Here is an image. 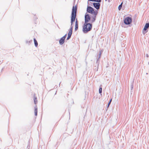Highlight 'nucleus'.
<instances>
[{
    "label": "nucleus",
    "mask_w": 149,
    "mask_h": 149,
    "mask_svg": "<svg viewBox=\"0 0 149 149\" xmlns=\"http://www.w3.org/2000/svg\"><path fill=\"white\" fill-rule=\"evenodd\" d=\"M93 5L95 8L97 9H98L100 8V4L99 3H93Z\"/></svg>",
    "instance_id": "423d86ee"
},
{
    "label": "nucleus",
    "mask_w": 149,
    "mask_h": 149,
    "mask_svg": "<svg viewBox=\"0 0 149 149\" xmlns=\"http://www.w3.org/2000/svg\"><path fill=\"white\" fill-rule=\"evenodd\" d=\"M72 33L69 32L68 34V37L67 39V40H68L71 38Z\"/></svg>",
    "instance_id": "9d476101"
},
{
    "label": "nucleus",
    "mask_w": 149,
    "mask_h": 149,
    "mask_svg": "<svg viewBox=\"0 0 149 149\" xmlns=\"http://www.w3.org/2000/svg\"><path fill=\"white\" fill-rule=\"evenodd\" d=\"M77 10V6H73L71 19V26H72L73 22L75 21L76 15Z\"/></svg>",
    "instance_id": "f03ea898"
},
{
    "label": "nucleus",
    "mask_w": 149,
    "mask_h": 149,
    "mask_svg": "<svg viewBox=\"0 0 149 149\" xmlns=\"http://www.w3.org/2000/svg\"><path fill=\"white\" fill-rule=\"evenodd\" d=\"M146 56L148 58V54H146Z\"/></svg>",
    "instance_id": "4be33fe9"
},
{
    "label": "nucleus",
    "mask_w": 149,
    "mask_h": 149,
    "mask_svg": "<svg viewBox=\"0 0 149 149\" xmlns=\"http://www.w3.org/2000/svg\"><path fill=\"white\" fill-rule=\"evenodd\" d=\"M72 26H71V28L70 29L69 31V32L72 33Z\"/></svg>",
    "instance_id": "f3484780"
},
{
    "label": "nucleus",
    "mask_w": 149,
    "mask_h": 149,
    "mask_svg": "<svg viewBox=\"0 0 149 149\" xmlns=\"http://www.w3.org/2000/svg\"><path fill=\"white\" fill-rule=\"evenodd\" d=\"M92 28V24H91L86 23L85 24L84 23L83 26V31L84 33H86L88 31L91 30Z\"/></svg>",
    "instance_id": "7ed1b4c3"
},
{
    "label": "nucleus",
    "mask_w": 149,
    "mask_h": 149,
    "mask_svg": "<svg viewBox=\"0 0 149 149\" xmlns=\"http://www.w3.org/2000/svg\"><path fill=\"white\" fill-rule=\"evenodd\" d=\"M91 17H90L89 15L88 14H86L85 15V24L86 23H88L89 21H91V22L92 23L91 21Z\"/></svg>",
    "instance_id": "39448f33"
},
{
    "label": "nucleus",
    "mask_w": 149,
    "mask_h": 149,
    "mask_svg": "<svg viewBox=\"0 0 149 149\" xmlns=\"http://www.w3.org/2000/svg\"><path fill=\"white\" fill-rule=\"evenodd\" d=\"M34 103L35 104H36L37 102V98L35 96L34 97Z\"/></svg>",
    "instance_id": "ddd939ff"
},
{
    "label": "nucleus",
    "mask_w": 149,
    "mask_h": 149,
    "mask_svg": "<svg viewBox=\"0 0 149 149\" xmlns=\"http://www.w3.org/2000/svg\"><path fill=\"white\" fill-rule=\"evenodd\" d=\"M132 22V19L130 17H126L124 20V23L127 25L130 24Z\"/></svg>",
    "instance_id": "20e7f679"
},
{
    "label": "nucleus",
    "mask_w": 149,
    "mask_h": 149,
    "mask_svg": "<svg viewBox=\"0 0 149 149\" xmlns=\"http://www.w3.org/2000/svg\"><path fill=\"white\" fill-rule=\"evenodd\" d=\"M143 34H145V33H144L143 32Z\"/></svg>",
    "instance_id": "5701e85b"
},
{
    "label": "nucleus",
    "mask_w": 149,
    "mask_h": 149,
    "mask_svg": "<svg viewBox=\"0 0 149 149\" xmlns=\"http://www.w3.org/2000/svg\"><path fill=\"white\" fill-rule=\"evenodd\" d=\"M64 41L65 39L62 37L59 40V42L60 45H62L63 44L64 42Z\"/></svg>",
    "instance_id": "6e6552de"
},
{
    "label": "nucleus",
    "mask_w": 149,
    "mask_h": 149,
    "mask_svg": "<svg viewBox=\"0 0 149 149\" xmlns=\"http://www.w3.org/2000/svg\"><path fill=\"white\" fill-rule=\"evenodd\" d=\"M87 11L88 13L91 14L93 15L92 17V19L91 21L92 22H93L95 20L96 16L98 13V11L97 10H95L90 6H88L87 8Z\"/></svg>",
    "instance_id": "f257e3e1"
},
{
    "label": "nucleus",
    "mask_w": 149,
    "mask_h": 149,
    "mask_svg": "<svg viewBox=\"0 0 149 149\" xmlns=\"http://www.w3.org/2000/svg\"><path fill=\"white\" fill-rule=\"evenodd\" d=\"M111 101H112V99H111V100H110L108 104V105H107V107H109V105H110V104H111Z\"/></svg>",
    "instance_id": "6ab92c4d"
},
{
    "label": "nucleus",
    "mask_w": 149,
    "mask_h": 149,
    "mask_svg": "<svg viewBox=\"0 0 149 149\" xmlns=\"http://www.w3.org/2000/svg\"><path fill=\"white\" fill-rule=\"evenodd\" d=\"M105 1H107V0H105Z\"/></svg>",
    "instance_id": "b1692460"
},
{
    "label": "nucleus",
    "mask_w": 149,
    "mask_h": 149,
    "mask_svg": "<svg viewBox=\"0 0 149 149\" xmlns=\"http://www.w3.org/2000/svg\"><path fill=\"white\" fill-rule=\"evenodd\" d=\"M89 1H95L97 2H100L101 1V0H88Z\"/></svg>",
    "instance_id": "f8f14e48"
},
{
    "label": "nucleus",
    "mask_w": 149,
    "mask_h": 149,
    "mask_svg": "<svg viewBox=\"0 0 149 149\" xmlns=\"http://www.w3.org/2000/svg\"><path fill=\"white\" fill-rule=\"evenodd\" d=\"M67 36V34H65L63 37L62 38L64 39L65 40V38H66Z\"/></svg>",
    "instance_id": "aec40b11"
},
{
    "label": "nucleus",
    "mask_w": 149,
    "mask_h": 149,
    "mask_svg": "<svg viewBox=\"0 0 149 149\" xmlns=\"http://www.w3.org/2000/svg\"><path fill=\"white\" fill-rule=\"evenodd\" d=\"M78 24H75V30L76 31L78 29Z\"/></svg>",
    "instance_id": "dca6fc26"
},
{
    "label": "nucleus",
    "mask_w": 149,
    "mask_h": 149,
    "mask_svg": "<svg viewBox=\"0 0 149 149\" xmlns=\"http://www.w3.org/2000/svg\"><path fill=\"white\" fill-rule=\"evenodd\" d=\"M149 27V23H146L145 25L143 30L145 31Z\"/></svg>",
    "instance_id": "0eeeda50"
},
{
    "label": "nucleus",
    "mask_w": 149,
    "mask_h": 149,
    "mask_svg": "<svg viewBox=\"0 0 149 149\" xmlns=\"http://www.w3.org/2000/svg\"><path fill=\"white\" fill-rule=\"evenodd\" d=\"M123 2H122L120 5L118 7V9L119 10H120L122 6Z\"/></svg>",
    "instance_id": "4468645a"
},
{
    "label": "nucleus",
    "mask_w": 149,
    "mask_h": 149,
    "mask_svg": "<svg viewBox=\"0 0 149 149\" xmlns=\"http://www.w3.org/2000/svg\"><path fill=\"white\" fill-rule=\"evenodd\" d=\"M102 88L101 87H100L99 89V93H100V94L102 93Z\"/></svg>",
    "instance_id": "a211bd4d"
},
{
    "label": "nucleus",
    "mask_w": 149,
    "mask_h": 149,
    "mask_svg": "<svg viewBox=\"0 0 149 149\" xmlns=\"http://www.w3.org/2000/svg\"><path fill=\"white\" fill-rule=\"evenodd\" d=\"M34 43L35 44V46L36 47H37L38 45V42L35 38H34L33 39Z\"/></svg>",
    "instance_id": "9b49d317"
},
{
    "label": "nucleus",
    "mask_w": 149,
    "mask_h": 149,
    "mask_svg": "<svg viewBox=\"0 0 149 149\" xmlns=\"http://www.w3.org/2000/svg\"><path fill=\"white\" fill-rule=\"evenodd\" d=\"M75 24H78L77 19H76V20L75 22Z\"/></svg>",
    "instance_id": "412c9836"
},
{
    "label": "nucleus",
    "mask_w": 149,
    "mask_h": 149,
    "mask_svg": "<svg viewBox=\"0 0 149 149\" xmlns=\"http://www.w3.org/2000/svg\"><path fill=\"white\" fill-rule=\"evenodd\" d=\"M101 53L100 52L99 54L98 58V59H97V63H98V61H99V59H100V57H101Z\"/></svg>",
    "instance_id": "2eb2a0df"
},
{
    "label": "nucleus",
    "mask_w": 149,
    "mask_h": 149,
    "mask_svg": "<svg viewBox=\"0 0 149 149\" xmlns=\"http://www.w3.org/2000/svg\"><path fill=\"white\" fill-rule=\"evenodd\" d=\"M34 112H35V116H37V107L36 106L35 107V110H34Z\"/></svg>",
    "instance_id": "1a4fd4ad"
}]
</instances>
